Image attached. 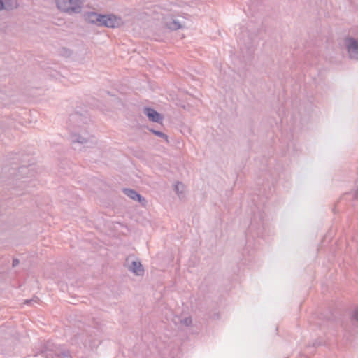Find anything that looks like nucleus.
<instances>
[{
  "label": "nucleus",
  "instance_id": "3",
  "mask_svg": "<svg viewBox=\"0 0 358 358\" xmlns=\"http://www.w3.org/2000/svg\"><path fill=\"white\" fill-rule=\"evenodd\" d=\"M345 45L349 57L358 60V41L352 37L347 38L345 40Z\"/></svg>",
  "mask_w": 358,
  "mask_h": 358
},
{
  "label": "nucleus",
  "instance_id": "16",
  "mask_svg": "<svg viewBox=\"0 0 358 358\" xmlns=\"http://www.w3.org/2000/svg\"><path fill=\"white\" fill-rule=\"evenodd\" d=\"M186 326H189L192 324V319L191 317H185L182 321Z\"/></svg>",
  "mask_w": 358,
  "mask_h": 358
},
{
  "label": "nucleus",
  "instance_id": "19",
  "mask_svg": "<svg viewBox=\"0 0 358 358\" xmlns=\"http://www.w3.org/2000/svg\"><path fill=\"white\" fill-rule=\"evenodd\" d=\"M255 219L252 220L251 224L250 226V229L252 230L255 228Z\"/></svg>",
  "mask_w": 358,
  "mask_h": 358
},
{
  "label": "nucleus",
  "instance_id": "12",
  "mask_svg": "<svg viewBox=\"0 0 358 358\" xmlns=\"http://www.w3.org/2000/svg\"><path fill=\"white\" fill-rule=\"evenodd\" d=\"M71 343L73 345H80L82 343L83 345H87V339H84L83 334H77L71 338Z\"/></svg>",
  "mask_w": 358,
  "mask_h": 358
},
{
  "label": "nucleus",
  "instance_id": "17",
  "mask_svg": "<svg viewBox=\"0 0 358 358\" xmlns=\"http://www.w3.org/2000/svg\"><path fill=\"white\" fill-rule=\"evenodd\" d=\"M20 263V261L17 259H13V267L17 266Z\"/></svg>",
  "mask_w": 358,
  "mask_h": 358
},
{
  "label": "nucleus",
  "instance_id": "6",
  "mask_svg": "<svg viewBox=\"0 0 358 358\" xmlns=\"http://www.w3.org/2000/svg\"><path fill=\"white\" fill-rule=\"evenodd\" d=\"M143 111L144 114L152 122L159 123L161 122L163 120L162 115L152 108L145 107Z\"/></svg>",
  "mask_w": 358,
  "mask_h": 358
},
{
  "label": "nucleus",
  "instance_id": "9",
  "mask_svg": "<svg viewBox=\"0 0 358 358\" xmlns=\"http://www.w3.org/2000/svg\"><path fill=\"white\" fill-rule=\"evenodd\" d=\"M129 270L138 276L143 275L144 273L143 266L138 261H132L131 265L129 266Z\"/></svg>",
  "mask_w": 358,
  "mask_h": 358
},
{
  "label": "nucleus",
  "instance_id": "7",
  "mask_svg": "<svg viewBox=\"0 0 358 358\" xmlns=\"http://www.w3.org/2000/svg\"><path fill=\"white\" fill-rule=\"evenodd\" d=\"M102 15L103 14L96 12H87L85 13V17L88 22L100 27L101 20L103 17Z\"/></svg>",
  "mask_w": 358,
  "mask_h": 358
},
{
  "label": "nucleus",
  "instance_id": "21",
  "mask_svg": "<svg viewBox=\"0 0 358 358\" xmlns=\"http://www.w3.org/2000/svg\"><path fill=\"white\" fill-rule=\"evenodd\" d=\"M25 303H31V301H28V300H27V301H26V302H25Z\"/></svg>",
  "mask_w": 358,
  "mask_h": 358
},
{
  "label": "nucleus",
  "instance_id": "14",
  "mask_svg": "<svg viewBox=\"0 0 358 358\" xmlns=\"http://www.w3.org/2000/svg\"><path fill=\"white\" fill-rule=\"evenodd\" d=\"M183 188L184 185L180 182H178L174 185V190L178 195L182 194Z\"/></svg>",
  "mask_w": 358,
  "mask_h": 358
},
{
  "label": "nucleus",
  "instance_id": "18",
  "mask_svg": "<svg viewBox=\"0 0 358 358\" xmlns=\"http://www.w3.org/2000/svg\"><path fill=\"white\" fill-rule=\"evenodd\" d=\"M62 358H72L71 356L69 355L68 352H62Z\"/></svg>",
  "mask_w": 358,
  "mask_h": 358
},
{
  "label": "nucleus",
  "instance_id": "5",
  "mask_svg": "<svg viewBox=\"0 0 358 358\" xmlns=\"http://www.w3.org/2000/svg\"><path fill=\"white\" fill-rule=\"evenodd\" d=\"M71 138L73 144L80 143L88 146V144L92 143L90 141V135L86 133H84L83 135H82L80 133L72 131L71 134Z\"/></svg>",
  "mask_w": 358,
  "mask_h": 358
},
{
  "label": "nucleus",
  "instance_id": "8",
  "mask_svg": "<svg viewBox=\"0 0 358 358\" xmlns=\"http://www.w3.org/2000/svg\"><path fill=\"white\" fill-rule=\"evenodd\" d=\"M123 192L130 199H133L134 201H137L141 203L142 201H145V199L138 194L136 190H134L132 189L129 188H124L123 189Z\"/></svg>",
  "mask_w": 358,
  "mask_h": 358
},
{
  "label": "nucleus",
  "instance_id": "1",
  "mask_svg": "<svg viewBox=\"0 0 358 358\" xmlns=\"http://www.w3.org/2000/svg\"><path fill=\"white\" fill-rule=\"evenodd\" d=\"M56 4L60 10L68 14L80 13L83 0H57Z\"/></svg>",
  "mask_w": 358,
  "mask_h": 358
},
{
  "label": "nucleus",
  "instance_id": "4",
  "mask_svg": "<svg viewBox=\"0 0 358 358\" xmlns=\"http://www.w3.org/2000/svg\"><path fill=\"white\" fill-rule=\"evenodd\" d=\"M69 122L72 124V127H81L88 122V118L78 112L71 114L69 117Z\"/></svg>",
  "mask_w": 358,
  "mask_h": 358
},
{
  "label": "nucleus",
  "instance_id": "20",
  "mask_svg": "<svg viewBox=\"0 0 358 358\" xmlns=\"http://www.w3.org/2000/svg\"><path fill=\"white\" fill-rule=\"evenodd\" d=\"M354 198L357 200H358V187L356 191L354 193Z\"/></svg>",
  "mask_w": 358,
  "mask_h": 358
},
{
  "label": "nucleus",
  "instance_id": "13",
  "mask_svg": "<svg viewBox=\"0 0 358 358\" xmlns=\"http://www.w3.org/2000/svg\"><path fill=\"white\" fill-rule=\"evenodd\" d=\"M149 131L150 132H152L153 134H155V136H158V137H160V138H164L166 142H169V138H168V136L166 134H165L164 133L160 131H158V130H155L154 129H149Z\"/></svg>",
  "mask_w": 358,
  "mask_h": 358
},
{
  "label": "nucleus",
  "instance_id": "15",
  "mask_svg": "<svg viewBox=\"0 0 358 358\" xmlns=\"http://www.w3.org/2000/svg\"><path fill=\"white\" fill-rule=\"evenodd\" d=\"M352 319L358 322V306L353 311Z\"/></svg>",
  "mask_w": 358,
  "mask_h": 358
},
{
  "label": "nucleus",
  "instance_id": "2",
  "mask_svg": "<svg viewBox=\"0 0 358 358\" xmlns=\"http://www.w3.org/2000/svg\"><path fill=\"white\" fill-rule=\"evenodd\" d=\"M102 17H103L101 20L100 27L114 29L123 24L122 18L114 14H105Z\"/></svg>",
  "mask_w": 358,
  "mask_h": 358
},
{
  "label": "nucleus",
  "instance_id": "11",
  "mask_svg": "<svg viewBox=\"0 0 358 358\" xmlns=\"http://www.w3.org/2000/svg\"><path fill=\"white\" fill-rule=\"evenodd\" d=\"M166 27L171 30H178L182 28V24L178 19L171 17L166 22Z\"/></svg>",
  "mask_w": 358,
  "mask_h": 358
},
{
  "label": "nucleus",
  "instance_id": "10",
  "mask_svg": "<svg viewBox=\"0 0 358 358\" xmlns=\"http://www.w3.org/2000/svg\"><path fill=\"white\" fill-rule=\"evenodd\" d=\"M17 7V0H0V10H13Z\"/></svg>",
  "mask_w": 358,
  "mask_h": 358
}]
</instances>
